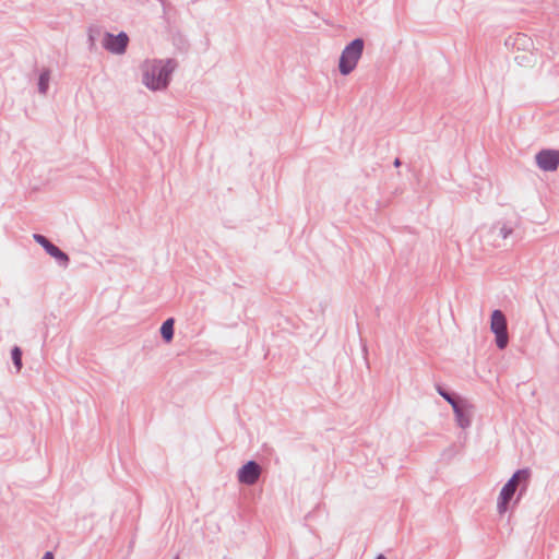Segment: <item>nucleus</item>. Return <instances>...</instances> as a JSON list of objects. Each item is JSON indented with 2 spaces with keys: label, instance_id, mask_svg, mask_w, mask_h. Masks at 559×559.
I'll use <instances>...</instances> for the list:
<instances>
[{
  "label": "nucleus",
  "instance_id": "obj_2",
  "mask_svg": "<svg viewBox=\"0 0 559 559\" xmlns=\"http://www.w3.org/2000/svg\"><path fill=\"white\" fill-rule=\"evenodd\" d=\"M365 41L361 37L350 40L341 52L338 71L343 76L349 75L357 67L364 52Z\"/></svg>",
  "mask_w": 559,
  "mask_h": 559
},
{
  "label": "nucleus",
  "instance_id": "obj_4",
  "mask_svg": "<svg viewBox=\"0 0 559 559\" xmlns=\"http://www.w3.org/2000/svg\"><path fill=\"white\" fill-rule=\"evenodd\" d=\"M33 238L36 243H38L47 254H49L52 259H55L56 263L61 267H68L70 263V258L67 252L61 250L58 246L51 242L46 236L41 234H33Z\"/></svg>",
  "mask_w": 559,
  "mask_h": 559
},
{
  "label": "nucleus",
  "instance_id": "obj_3",
  "mask_svg": "<svg viewBox=\"0 0 559 559\" xmlns=\"http://www.w3.org/2000/svg\"><path fill=\"white\" fill-rule=\"evenodd\" d=\"M490 331L495 335V344L504 349L509 344L508 323L502 310L495 309L490 314Z\"/></svg>",
  "mask_w": 559,
  "mask_h": 559
},
{
  "label": "nucleus",
  "instance_id": "obj_11",
  "mask_svg": "<svg viewBox=\"0 0 559 559\" xmlns=\"http://www.w3.org/2000/svg\"><path fill=\"white\" fill-rule=\"evenodd\" d=\"M518 493L519 489L511 487V485L504 484L502 486L497 499V509L500 514H504L509 510L510 502Z\"/></svg>",
  "mask_w": 559,
  "mask_h": 559
},
{
  "label": "nucleus",
  "instance_id": "obj_20",
  "mask_svg": "<svg viewBox=\"0 0 559 559\" xmlns=\"http://www.w3.org/2000/svg\"><path fill=\"white\" fill-rule=\"evenodd\" d=\"M175 559H178V557H177V558H175Z\"/></svg>",
  "mask_w": 559,
  "mask_h": 559
},
{
  "label": "nucleus",
  "instance_id": "obj_14",
  "mask_svg": "<svg viewBox=\"0 0 559 559\" xmlns=\"http://www.w3.org/2000/svg\"><path fill=\"white\" fill-rule=\"evenodd\" d=\"M50 75H51V71L49 68H44L38 75L37 87H38V92L41 95H46L48 93Z\"/></svg>",
  "mask_w": 559,
  "mask_h": 559
},
{
  "label": "nucleus",
  "instance_id": "obj_9",
  "mask_svg": "<svg viewBox=\"0 0 559 559\" xmlns=\"http://www.w3.org/2000/svg\"><path fill=\"white\" fill-rule=\"evenodd\" d=\"M516 227L518 221H499L491 226V231H497V235L504 240L511 238L515 242L521 238Z\"/></svg>",
  "mask_w": 559,
  "mask_h": 559
},
{
  "label": "nucleus",
  "instance_id": "obj_10",
  "mask_svg": "<svg viewBox=\"0 0 559 559\" xmlns=\"http://www.w3.org/2000/svg\"><path fill=\"white\" fill-rule=\"evenodd\" d=\"M471 408L472 405L468 403L466 399H463L461 402H459L456 405H453L452 407L456 425L462 429H466L472 425Z\"/></svg>",
  "mask_w": 559,
  "mask_h": 559
},
{
  "label": "nucleus",
  "instance_id": "obj_8",
  "mask_svg": "<svg viewBox=\"0 0 559 559\" xmlns=\"http://www.w3.org/2000/svg\"><path fill=\"white\" fill-rule=\"evenodd\" d=\"M535 162L544 171H556L559 169V150L543 148L535 155Z\"/></svg>",
  "mask_w": 559,
  "mask_h": 559
},
{
  "label": "nucleus",
  "instance_id": "obj_5",
  "mask_svg": "<svg viewBox=\"0 0 559 559\" xmlns=\"http://www.w3.org/2000/svg\"><path fill=\"white\" fill-rule=\"evenodd\" d=\"M129 36L121 31L118 34L105 32L102 39V46L112 55H123L127 51Z\"/></svg>",
  "mask_w": 559,
  "mask_h": 559
},
{
  "label": "nucleus",
  "instance_id": "obj_6",
  "mask_svg": "<svg viewBox=\"0 0 559 559\" xmlns=\"http://www.w3.org/2000/svg\"><path fill=\"white\" fill-rule=\"evenodd\" d=\"M531 478V469L528 467L516 469L513 475L507 480L506 485L519 489L518 497L513 503L518 504L523 496L526 493Z\"/></svg>",
  "mask_w": 559,
  "mask_h": 559
},
{
  "label": "nucleus",
  "instance_id": "obj_19",
  "mask_svg": "<svg viewBox=\"0 0 559 559\" xmlns=\"http://www.w3.org/2000/svg\"><path fill=\"white\" fill-rule=\"evenodd\" d=\"M374 559H388L383 554H379Z\"/></svg>",
  "mask_w": 559,
  "mask_h": 559
},
{
  "label": "nucleus",
  "instance_id": "obj_18",
  "mask_svg": "<svg viewBox=\"0 0 559 559\" xmlns=\"http://www.w3.org/2000/svg\"><path fill=\"white\" fill-rule=\"evenodd\" d=\"M401 164H402V163H401V159H400V158H395V159H394L393 165H394L395 167H400V166H401Z\"/></svg>",
  "mask_w": 559,
  "mask_h": 559
},
{
  "label": "nucleus",
  "instance_id": "obj_17",
  "mask_svg": "<svg viewBox=\"0 0 559 559\" xmlns=\"http://www.w3.org/2000/svg\"><path fill=\"white\" fill-rule=\"evenodd\" d=\"M41 559H55V555L52 551L48 550L43 555Z\"/></svg>",
  "mask_w": 559,
  "mask_h": 559
},
{
  "label": "nucleus",
  "instance_id": "obj_15",
  "mask_svg": "<svg viewBox=\"0 0 559 559\" xmlns=\"http://www.w3.org/2000/svg\"><path fill=\"white\" fill-rule=\"evenodd\" d=\"M23 350L20 346L14 345L11 348V359L16 372H20L23 367Z\"/></svg>",
  "mask_w": 559,
  "mask_h": 559
},
{
  "label": "nucleus",
  "instance_id": "obj_12",
  "mask_svg": "<svg viewBox=\"0 0 559 559\" xmlns=\"http://www.w3.org/2000/svg\"><path fill=\"white\" fill-rule=\"evenodd\" d=\"M435 388L438 394L442 396L451 405V407H453V405H456L464 399L460 394H457L454 391H451L441 383H436Z\"/></svg>",
  "mask_w": 559,
  "mask_h": 559
},
{
  "label": "nucleus",
  "instance_id": "obj_16",
  "mask_svg": "<svg viewBox=\"0 0 559 559\" xmlns=\"http://www.w3.org/2000/svg\"><path fill=\"white\" fill-rule=\"evenodd\" d=\"M102 35V26L92 24L87 28V39L91 46L95 44L97 38Z\"/></svg>",
  "mask_w": 559,
  "mask_h": 559
},
{
  "label": "nucleus",
  "instance_id": "obj_1",
  "mask_svg": "<svg viewBox=\"0 0 559 559\" xmlns=\"http://www.w3.org/2000/svg\"><path fill=\"white\" fill-rule=\"evenodd\" d=\"M176 67L175 59L154 60L143 72V84L151 91L165 90L171 81V74Z\"/></svg>",
  "mask_w": 559,
  "mask_h": 559
},
{
  "label": "nucleus",
  "instance_id": "obj_7",
  "mask_svg": "<svg viewBox=\"0 0 559 559\" xmlns=\"http://www.w3.org/2000/svg\"><path fill=\"white\" fill-rule=\"evenodd\" d=\"M261 475V466L254 460H249L243 463L237 471V479L240 484L246 486L254 485Z\"/></svg>",
  "mask_w": 559,
  "mask_h": 559
},
{
  "label": "nucleus",
  "instance_id": "obj_13",
  "mask_svg": "<svg viewBox=\"0 0 559 559\" xmlns=\"http://www.w3.org/2000/svg\"><path fill=\"white\" fill-rule=\"evenodd\" d=\"M175 322V318H167L159 328L160 337L167 344L174 340Z\"/></svg>",
  "mask_w": 559,
  "mask_h": 559
}]
</instances>
